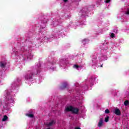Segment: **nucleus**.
Here are the masks:
<instances>
[{"label": "nucleus", "instance_id": "f257e3e1", "mask_svg": "<svg viewBox=\"0 0 129 129\" xmlns=\"http://www.w3.org/2000/svg\"><path fill=\"white\" fill-rule=\"evenodd\" d=\"M40 71H37L36 73H34L33 72H28L25 75V78L26 80H29V79H33L34 76H35V75H38Z\"/></svg>", "mask_w": 129, "mask_h": 129}, {"label": "nucleus", "instance_id": "f03ea898", "mask_svg": "<svg viewBox=\"0 0 129 129\" xmlns=\"http://www.w3.org/2000/svg\"><path fill=\"white\" fill-rule=\"evenodd\" d=\"M72 112V113H74L75 114H78V112H79V109L78 108H75L73 107Z\"/></svg>", "mask_w": 129, "mask_h": 129}, {"label": "nucleus", "instance_id": "7ed1b4c3", "mask_svg": "<svg viewBox=\"0 0 129 129\" xmlns=\"http://www.w3.org/2000/svg\"><path fill=\"white\" fill-rule=\"evenodd\" d=\"M103 125V118H100L98 122L97 126L98 127H101Z\"/></svg>", "mask_w": 129, "mask_h": 129}, {"label": "nucleus", "instance_id": "20e7f679", "mask_svg": "<svg viewBox=\"0 0 129 129\" xmlns=\"http://www.w3.org/2000/svg\"><path fill=\"white\" fill-rule=\"evenodd\" d=\"M73 106H69L66 107L64 111H67V112H72V108Z\"/></svg>", "mask_w": 129, "mask_h": 129}, {"label": "nucleus", "instance_id": "39448f33", "mask_svg": "<svg viewBox=\"0 0 129 129\" xmlns=\"http://www.w3.org/2000/svg\"><path fill=\"white\" fill-rule=\"evenodd\" d=\"M114 113H115V114H116V115H120V114H121V113L120 112V110H119V109L117 108L114 109Z\"/></svg>", "mask_w": 129, "mask_h": 129}, {"label": "nucleus", "instance_id": "423d86ee", "mask_svg": "<svg viewBox=\"0 0 129 129\" xmlns=\"http://www.w3.org/2000/svg\"><path fill=\"white\" fill-rule=\"evenodd\" d=\"M55 122L54 120H52L51 121H50L48 123H46V124L47 125V126H52L53 124H55Z\"/></svg>", "mask_w": 129, "mask_h": 129}, {"label": "nucleus", "instance_id": "0eeeda50", "mask_svg": "<svg viewBox=\"0 0 129 129\" xmlns=\"http://www.w3.org/2000/svg\"><path fill=\"white\" fill-rule=\"evenodd\" d=\"M0 67H1V68H5L6 67V64L4 63V62H3V61H1L0 62Z\"/></svg>", "mask_w": 129, "mask_h": 129}, {"label": "nucleus", "instance_id": "6e6552de", "mask_svg": "<svg viewBox=\"0 0 129 129\" xmlns=\"http://www.w3.org/2000/svg\"><path fill=\"white\" fill-rule=\"evenodd\" d=\"M8 118H9V117H8L7 115H4L3 118L2 119V121H6Z\"/></svg>", "mask_w": 129, "mask_h": 129}, {"label": "nucleus", "instance_id": "1a4fd4ad", "mask_svg": "<svg viewBox=\"0 0 129 129\" xmlns=\"http://www.w3.org/2000/svg\"><path fill=\"white\" fill-rule=\"evenodd\" d=\"M68 84H67V83H64L62 85V89H64V88H66V87H67Z\"/></svg>", "mask_w": 129, "mask_h": 129}, {"label": "nucleus", "instance_id": "9d476101", "mask_svg": "<svg viewBox=\"0 0 129 129\" xmlns=\"http://www.w3.org/2000/svg\"><path fill=\"white\" fill-rule=\"evenodd\" d=\"M128 104H129L128 100H125L124 102V105H125V106H127V105H128Z\"/></svg>", "mask_w": 129, "mask_h": 129}, {"label": "nucleus", "instance_id": "9b49d317", "mask_svg": "<svg viewBox=\"0 0 129 129\" xmlns=\"http://www.w3.org/2000/svg\"><path fill=\"white\" fill-rule=\"evenodd\" d=\"M109 120V116H107L105 118L104 121L105 122H108Z\"/></svg>", "mask_w": 129, "mask_h": 129}, {"label": "nucleus", "instance_id": "f8f14e48", "mask_svg": "<svg viewBox=\"0 0 129 129\" xmlns=\"http://www.w3.org/2000/svg\"><path fill=\"white\" fill-rule=\"evenodd\" d=\"M105 113H106L107 114H108L109 113H110V111H109V110H108V109H106L105 110Z\"/></svg>", "mask_w": 129, "mask_h": 129}, {"label": "nucleus", "instance_id": "ddd939ff", "mask_svg": "<svg viewBox=\"0 0 129 129\" xmlns=\"http://www.w3.org/2000/svg\"><path fill=\"white\" fill-rule=\"evenodd\" d=\"M27 115L29 116V117H34V114H27Z\"/></svg>", "mask_w": 129, "mask_h": 129}, {"label": "nucleus", "instance_id": "4468645a", "mask_svg": "<svg viewBox=\"0 0 129 129\" xmlns=\"http://www.w3.org/2000/svg\"><path fill=\"white\" fill-rule=\"evenodd\" d=\"M110 37L111 38H114L115 35L114 34V33H111L110 35Z\"/></svg>", "mask_w": 129, "mask_h": 129}, {"label": "nucleus", "instance_id": "2eb2a0df", "mask_svg": "<svg viewBox=\"0 0 129 129\" xmlns=\"http://www.w3.org/2000/svg\"><path fill=\"white\" fill-rule=\"evenodd\" d=\"M74 66L77 69H78V68H79V66L78 65H77V64H75Z\"/></svg>", "mask_w": 129, "mask_h": 129}, {"label": "nucleus", "instance_id": "dca6fc26", "mask_svg": "<svg viewBox=\"0 0 129 129\" xmlns=\"http://www.w3.org/2000/svg\"><path fill=\"white\" fill-rule=\"evenodd\" d=\"M105 3H106V4H108V3H110V0H106Z\"/></svg>", "mask_w": 129, "mask_h": 129}, {"label": "nucleus", "instance_id": "f3484780", "mask_svg": "<svg viewBox=\"0 0 129 129\" xmlns=\"http://www.w3.org/2000/svg\"><path fill=\"white\" fill-rule=\"evenodd\" d=\"M126 15H129V10L128 9L127 12L125 13Z\"/></svg>", "mask_w": 129, "mask_h": 129}, {"label": "nucleus", "instance_id": "a211bd4d", "mask_svg": "<svg viewBox=\"0 0 129 129\" xmlns=\"http://www.w3.org/2000/svg\"><path fill=\"white\" fill-rule=\"evenodd\" d=\"M87 40L86 39H84L82 41L83 43H85L86 42Z\"/></svg>", "mask_w": 129, "mask_h": 129}, {"label": "nucleus", "instance_id": "6ab92c4d", "mask_svg": "<svg viewBox=\"0 0 129 129\" xmlns=\"http://www.w3.org/2000/svg\"><path fill=\"white\" fill-rule=\"evenodd\" d=\"M75 129H81V128H80L79 127H75Z\"/></svg>", "mask_w": 129, "mask_h": 129}, {"label": "nucleus", "instance_id": "aec40b11", "mask_svg": "<svg viewBox=\"0 0 129 129\" xmlns=\"http://www.w3.org/2000/svg\"><path fill=\"white\" fill-rule=\"evenodd\" d=\"M64 3H67L68 2V0H63Z\"/></svg>", "mask_w": 129, "mask_h": 129}, {"label": "nucleus", "instance_id": "412c9836", "mask_svg": "<svg viewBox=\"0 0 129 129\" xmlns=\"http://www.w3.org/2000/svg\"><path fill=\"white\" fill-rule=\"evenodd\" d=\"M102 66H103V65L102 64V65H101L100 67H102Z\"/></svg>", "mask_w": 129, "mask_h": 129}, {"label": "nucleus", "instance_id": "4be33fe9", "mask_svg": "<svg viewBox=\"0 0 129 129\" xmlns=\"http://www.w3.org/2000/svg\"><path fill=\"white\" fill-rule=\"evenodd\" d=\"M84 46H85V43H84Z\"/></svg>", "mask_w": 129, "mask_h": 129}]
</instances>
